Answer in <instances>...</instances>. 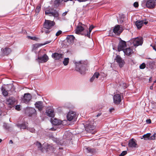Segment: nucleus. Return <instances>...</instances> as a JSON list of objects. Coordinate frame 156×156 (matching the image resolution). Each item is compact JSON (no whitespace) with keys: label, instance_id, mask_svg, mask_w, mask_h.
<instances>
[{"label":"nucleus","instance_id":"obj_52","mask_svg":"<svg viewBox=\"0 0 156 156\" xmlns=\"http://www.w3.org/2000/svg\"><path fill=\"white\" fill-rule=\"evenodd\" d=\"M129 62H133V63L134 64V62H135L134 61L133 59H132V58L129 59Z\"/></svg>","mask_w":156,"mask_h":156},{"label":"nucleus","instance_id":"obj_59","mask_svg":"<svg viewBox=\"0 0 156 156\" xmlns=\"http://www.w3.org/2000/svg\"><path fill=\"white\" fill-rule=\"evenodd\" d=\"M65 2H67L69 1H73V0H63Z\"/></svg>","mask_w":156,"mask_h":156},{"label":"nucleus","instance_id":"obj_14","mask_svg":"<svg viewBox=\"0 0 156 156\" xmlns=\"http://www.w3.org/2000/svg\"><path fill=\"white\" fill-rule=\"evenodd\" d=\"M29 116H34L36 115V112L34 108H29L27 110Z\"/></svg>","mask_w":156,"mask_h":156},{"label":"nucleus","instance_id":"obj_3","mask_svg":"<svg viewBox=\"0 0 156 156\" xmlns=\"http://www.w3.org/2000/svg\"><path fill=\"white\" fill-rule=\"evenodd\" d=\"M145 4L146 6L149 9H153L156 6V4L154 0H148L147 1L144 0L142 3V5Z\"/></svg>","mask_w":156,"mask_h":156},{"label":"nucleus","instance_id":"obj_37","mask_svg":"<svg viewBox=\"0 0 156 156\" xmlns=\"http://www.w3.org/2000/svg\"><path fill=\"white\" fill-rule=\"evenodd\" d=\"M145 64L144 63H143L140 66V68L141 69H143L145 68Z\"/></svg>","mask_w":156,"mask_h":156},{"label":"nucleus","instance_id":"obj_25","mask_svg":"<svg viewBox=\"0 0 156 156\" xmlns=\"http://www.w3.org/2000/svg\"><path fill=\"white\" fill-rule=\"evenodd\" d=\"M7 104L9 105H11L12 106H13V105L15 103V101L12 100L11 98H9L6 101Z\"/></svg>","mask_w":156,"mask_h":156},{"label":"nucleus","instance_id":"obj_54","mask_svg":"<svg viewBox=\"0 0 156 156\" xmlns=\"http://www.w3.org/2000/svg\"><path fill=\"white\" fill-rule=\"evenodd\" d=\"M154 84V83H153L152 85L150 87V89H151V90H153V85Z\"/></svg>","mask_w":156,"mask_h":156},{"label":"nucleus","instance_id":"obj_62","mask_svg":"<svg viewBox=\"0 0 156 156\" xmlns=\"http://www.w3.org/2000/svg\"><path fill=\"white\" fill-rule=\"evenodd\" d=\"M51 147V146L49 145H48V147L47 148V149H48L49 148V147Z\"/></svg>","mask_w":156,"mask_h":156},{"label":"nucleus","instance_id":"obj_13","mask_svg":"<svg viewBox=\"0 0 156 156\" xmlns=\"http://www.w3.org/2000/svg\"><path fill=\"white\" fill-rule=\"evenodd\" d=\"M31 98L32 96L30 94H25L23 97V100L24 103H27L30 101Z\"/></svg>","mask_w":156,"mask_h":156},{"label":"nucleus","instance_id":"obj_53","mask_svg":"<svg viewBox=\"0 0 156 156\" xmlns=\"http://www.w3.org/2000/svg\"><path fill=\"white\" fill-rule=\"evenodd\" d=\"M68 11H66L64 12H63L62 14V16H65L67 14Z\"/></svg>","mask_w":156,"mask_h":156},{"label":"nucleus","instance_id":"obj_27","mask_svg":"<svg viewBox=\"0 0 156 156\" xmlns=\"http://www.w3.org/2000/svg\"><path fill=\"white\" fill-rule=\"evenodd\" d=\"M62 1V0H55L54 2V7H58Z\"/></svg>","mask_w":156,"mask_h":156},{"label":"nucleus","instance_id":"obj_33","mask_svg":"<svg viewBox=\"0 0 156 156\" xmlns=\"http://www.w3.org/2000/svg\"><path fill=\"white\" fill-rule=\"evenodd\" d=\"M36 146H37L38 148L40 149L41 150L42 145L38 141L36 142L35 143Z\"/></svg>","mask_w":156,"mask_h":156},{"label":"nucleus","instance_id":"obj_61","mask_svg":"<svg viewBox=\"0 0 156 156\" xmlns=\"http://www.w3.org/2000/svg\"><path fill=\"white\" fill-rule=\"evenodd\" d=\"M144 23L145 25H146L148 23V22L145 21V22H144Z\"/></svg>","mask_w":156,"mask_h":156},{"label":"nucleus","instance_id":"obj_28","mask_svg":"<svg viewBox=\"0 0 156 156\" xmlns=\"http://www.w3.org/2000/svg\"><path fill=\"white\" fill-rule=\"evenodd\" d=\"M1 90L4 96H6L8 95V92L6 90L5 87H2Z\"/></svg>","mask_w":156,"mask_h":156},{"label":"nucleus","instance_id":"obj_23","mask_svg":"<svg viewBox=\"0 0 156 156\" xmlns=\"http://www.w3.org/2000/svg\"><path fill=\"white\" fill-rule=\"evenodd\" d=\"M151 133H147L146 134L144 135L142 137H141V139H144L145 140H151Z\"/></svg>","mask_w":156,"mask_h":156},{"label":"nucleus","instance_id":"obj_31","mask_svg":"<svg viewBox=\"0 0 156 156\" xmlns=\"http://www.w3.org/2000/svg\"><path fill=\"white\" fill-rule=\"evenodd\" d=\"M69 58H65L63 62V64H64V65H67L69 62Z\"/></svg>","mask_w":156,"mask_h":156},{"label":"nucleus","instance_id":"obj_58","mask_svg":"<svg viewBox=\"0 0 156 156\" xmlns=\"http://www.w3.org/2000/svg\"><path fill=\"white\" fill-rule=\"evenodd\" d=\"M9 144H12L13 143V141L12 140H11L9 141Z\"/></svg>","mask_w":156,"mask_h":156},{"label":"nucleus","instance_id":"obj_11","mask_svg":"<svg viewBox=\"0 0 156 156\" xmlns=\"http://www.w3.org/2000/svg\"><path fill=\"white\" fill-rule=\"evenodd\" d=\"M37 59L39 60V62L40 63L45 62L48 60L49 58L48 56L46 54H44L43 56L38 57Z\"/></svg>","mask_w":156,"mask_h":156},{"label":"nucleus","instance_id":"obj_44","mask_svg":"<svg viewBox=\"0 0 156 156\" xmlns=\"http://www.w3.org/2000/svg\"><path fill=\"white\" fill-rule=\"evenodd\" d=\"M3 126L6 129H8L9 128V126H8V124L6 123H4Z\"/></svg>","mask_w":156,"mask_h":156},{"label":"nucleus","instance_id":"obj_50","mask_svg":"<svg viewBox=\"0 0 156 156\" xmlns=\"http://www.w3.org/2000/svg\"><path fill=\"white\" fill-rule=\"evenodd\" d=\"M115 110L114 108H110V109H109V112L111 113V112H112L113 111H114Z\"/></svg>","mask_w":156,"mask_h":156},{"label":"nucleus","instance_id":"obj_64","mask_svg":"<svg viewBox=\"0 0 156 156\" xmlns=\"http://www.w3.org/2000/svg\"><path fill=\"white\" fill-rule=\"evenodd\" d=\"M154 83H156V80L154 81Z\"/></svg>","mask_w":156,"mask_h":156},{"label":"nucleus","instance_id":"obj_55","mask_svg":"<svg viewBox=\"0 0 156 156\" xmlns=\"http://www.w3.org/2000/svg\"><path fill=\"white\" fill-rule=\"evenodd\" d=\"M50 41H46L45 43L44 44V45H45L48 44L49 43H50Z\"/></svg>","mask_w":156,"mask_h":156},{"label":"nucleus","instance_id":"obj_15","mask_svg":"<svg viewBox=\"0 0 156 156\" xmlns=\"http://www.w3.org/2000/svg\"><path fill=\"white\" fill-rule=\"evenodd\" d=\"M122 51H123L124 54L128 56H129L131 54L133 53V49L130 48H127L124 49Z\"/></svg>","mask_w":156,"mask_h":156},{"label":"nucleus","instance_id":"obj_5","mask_svg":"<svg viewBox=\"0 0 156 156\" xmlns=\"http://www.w3.org/2000/svg\"><path fill=\"white\" fill-rule=\"evenodd\" d=\"M123 30V29L121 25H116L114 27L113 32L114 33L119 35L121 34Z\"/></svg>","mask_w":156,"mask_h":156},{"label":"nucleus","instance_id":"obj_57","mask_svg":"<svg viewBox=\"0 0 156 156\" xmlns=\"http://www.w3.org/2000/svg\"><path fill=\"white\" fill-rule=\"evenodd\" d=\"M101 115V113H99L97 115V117H98L100 116Z\"/></svg>","mask_w":156,"mask_h":156},{"label":"nucleus","instance_id":"obj_12","mask_svg":"<svg viewBox=\"0 0 156 156\" xmlns=\"http://www.w3.org/2000/svg\"><path fill=\"white\" fill-rule=\"evenodd\" d=\"M128 146L129 147L131 148L137 147V144L136 140L133 138L130 140L129 141Z\"/></svg>","mask_w":156,"mask_h":156},{"label":"nucleus","instance_id":"obj_43","mask_svg":"<svg viewBox=\"0 0 156 156\" xmlns=\"http://www.w3.org/2000/svg\"><path fill=\"white\" fill-rule=\"evenodd\" d=\"M62 32L61 30H59V31H58L56 34H55V35L56 36H59V35H60L61 34H62Z\"/></svg>","mask_w":156,"mask_h":156},{"label":"nucleus","instance_id":"obj_1","mask_svg":"<svg viewBox=\"0 0 156 156\" xmlns=\"http://www.w3.org/2000/svg\"><path fill=\"white\" fill-rule=\"evenodd\" d=\"M75 65L76 71L79 72L81 74H85L87 70V65L86 64L84 63L83 61H80L78 62H76Z\"/></svg>","mask_w":156,"mask_h":156},{"label":"nucleus","instance_id":"obj_46","mask_svg":"<svg viewBox=\"0 0 156 156\" xmlns=\"http://www.w3.org/2000/svg\"><path fill=\"white\" fill-rule=\"evenodd\" d=\"M133 6L135 8L139 6L138 3L135 2L133 3Z\"/></svg>","mask_w":156,"mask_h":156},{"label":"nucleus","instance_id":"obj_30","mask_svg":"<svg viewBox=\"0 0 156 156\" xmlns=\"http://www.w3.org/2000/svg\"><path fill=\"white\" fill-rule=\"evenodd\" d=\"M126 18L123 16H122L120 17L119 20H118V22L120 23H123Z\"/></svg>","mask_w":156,"mask_h":156},{"label":"nucleus","instance_id":"obj_24","mask_svg":"<svg viewBox=\"0 0 156 156\" xmlns=\"http://www.w3.org/2000/svg\"><path fill=\"white\" fill-rule=\"evenodd\" d=\"M66 39L68 42L72 43L73 42L75 37L73 35H68L66 37Z\"/></svg>","mask_w":156,"mask_h":156},{"label":"nucleus","instance_id":"obj_18","mask_svg":"<svg viewBox=\"0 0 156 156\" xmlns=\"http://www.w3.org/2000/svg\"><path fill=\"white\" fill-rule=\"evenodd\" d=\"M52 57L55 60H59L62 58V55L61 54L55 52L52 53Z\"/></svg>","mask_w":156,"mask_h":156},{"label":"nucleus","instance_id":"obj_40","mask_svg":"<svg viewBox=\"0 0 156 156\" xmlns=\"http://www.w3.org/2000/svg\"><path fill=\"white\" fill-rule=\"evenodd\" d=\"M127 153L126 151H123L122 153L119 155V156H124Z\"/></svg>","mask_w":156,"mask_h":156},{"label":"nucleus","instance_id":"obj_35","mask_svg":"<svg viewBox=\"0 0 156 156\" xmlns=\"http://www.w3.org/2000/svg\"><path fill=\"white\" fill-rule=\"evenodd\" d=\"M30 132L34 133L35 132V129L34 128H27V129Z\"/></svg>","mask_w":156,"mask_h":156},{"label":"nucleus","instance_id":"obj_16","mask_svg":"<svg viewBox=\"0 0 156 156\" xmlns=\"http://www.w3.org/2000/svg\"><path fill=\"white\" fill-rule=\"evenodd\" d=\"M28 123L27 122H24L21 124H17L16 125L18 127L20 128V129H27L28 126Z\"/></svg>","mask_w":156,"mask_h":156},{"label":"nucleus","instance_id":"obj_29","mask_svg":"<svg viewBox=\"0 0 156 156\" xmlns=\"http://www.w3.org/2000/svg\"><path fill=\"white\" fill-rule=\"evenodd\" d=\"M86 149L87 150V152L91 154H93L95 152V150L94 149L91 148L90 147H86Z\"/></svg>","mask_w":156,"mask_h":156},{"label":"nucleus","instance_id":"obj_51","mask_svg":"<svg viewBox=\"0 0 156 156\" xmlns=\"http://www.w3.org/2000/svg\"><path fill=\"white\" fill-rule=\"evenodd\" d=\"M146 122L147 123L150 124L151 123V120L150 119H147L146 120Z\"/></svg>","mask_w":156,"mask_h":156},{"label":"nucleus","instance_id":"obj_6","mask_svg":"<svg viewBox=\"0 0 156 156\" xmlns=\"http://www.w3.org/2000/svg\"><path fill=\"white\" fill-rule=\"evenodd\" d=\"M55 24L54 21H51L50 20H45L44 23V27L45 29H50L51 27L53 26Z\"/></svg>","mask_w":156,"mask_h":156},{"label":"nucleus","instance_id":"obj_7","mask_svg":"<svg viewBox=\"0 0 156 156\" xmlns=\"http://www.w3.org/2000/svg\"><path fill=\"white\" fill-rule=\"evenodd\" d=\"M85 26V25L84 24H83L82 23L79 22L78 25L76 26L75 30L76 33L78 34L82 32L84 30V28L83 26Z\"/></svg>","mask_w":156,"mask_h":156},{"label":"nucleus","instance_id":"obj_19","mask_svg":"<svg viewBox=\"0 0 156 156\" xmlns=\"http://www.w3.org/2000/svg\"><path fill=\"white\" fill-rule=\"evenodd\" d=\"M46 113L47 115L52 118H53L55 116V114L54 113V110L53 109H48L46 111Z\"/></svg>","mask_w":156,"mask_h":156},{"label":"nucleus","instance_id":"obj_49","mask_svg":"<svg viewBox=\"0 0 156 156\" xmlns=\"http://www.w3.org/2000/svg\"><path fill=\"white\" fill-rule=\"evenodd\" d=\"M95 77L94 76V75L92 76V77L90 79V81L91 82H92L94 80Z\"/></svg>","mask_w":156,"mask_h":156},{"label":"nucleus","instance_id":"obj_32","mask_svg":"<svg viewBox=\"0 0 156 156\" xmlns=\"http://www.w3.org/2000/svg\"><path fill=\"white\" fill-rule=\"evenodd\" d=\"M49 29H44L41 30V32L42 33H44L45 34H48L50 32V31L49 30Z\"/></svg>","mask_w":156,"mask_h":156},{"label":"nucleus","instance_id":"obj_4","mask_svg":"<svg viewBox=\"0 0 156 156\" xmlns=\"http://www.w3.org/2000/svg\"><path fill=\"white\" fill-rule=\"evenodd\" d=\"M67 120L69 121H75L77 118V115L76 113L73 111H70L68 112L67 115Z\"/></svg>","mask_w":156,"mask_h":156},{"label":"nucleus","instance_id":"obj_63","mask_svg":"<svg viewBox=\"0 0 156 156\" xmlns=\"http://www.w3.org/2000/svg\"><path fill=\"white\" fill-rule=\"evenodd\" d=\"M28 37H29V38H30V39H33V37H30V36H28Z\"/></svg>","mask_w":156,"mask_h":156},{"label":"nucleus","instance_id":"obj_8","mask_svg":"<svg viewBox=\"0 0 156 156\" xmlns=\"http://www.w3.org/2000/svg\"><path fill=\"white\" fill-rule=\"evenodd\" d=\"M115 60L116 62L119 64V66L121 68L125 64V62L120 56L119 55L116 56Z\"/></svg>","mask_w":156,"mask_h":156},{"label":"nucleus","instance_id":"obj_20","mask_svg":"<svg viewBox=\"0 0 156 156\" xmlns=\"http://www.w3.org/2000/svg\"><path fill=\"white\" fill-rule=\"evenodd\" d=\"M35 105L36 108H37L38 110L41 111L43 108V106L42 102L41 101H39L36 102L35 104Z\"/></svg>","mask_w":156,"mask_h":156},{"label":"nucleus","instance_id":"obj_10","mask_svg":"<svg viewBox=\"0 0 156 156\" xmlns=\"http://www.w3.org/2000/svg\"><path fill=\"white\" fill-rule=\"evenodd\" d=\"M126 46V42L122 40H121L118 45V50L119 51H122L124 48Z\"/></svg>","mask_w":156,"mask_h":156},{"label":"nucleus","instance_id":"obj_60","mask_svg":"<svg viewBox=\"0 0 156 156\" xmlns=\"http://www.w3.org/2000/svg\"><path fill=\"white\" fill-rule=\"evenodd\" d=\"M152 79L151 77L149 78V81L150 82L152 81Z\"/></svg>","mask_w":156,"mask_h":156},{"label":"nucleus","instance_id":"obj_45","mask_svg":"<svg viewBox=\"0 0 156 156\" xmlns=\"http://www.w3.org/2000/svg\"><path fill=\"white\" fill-rule=\"evenodd\" d=\"M85 36L89 38H90V33L89 32H87V33L86 34H84Z\"/></svg>","mask_w":156,"mask_h":156},{"label":"nucleus","instance_id":"obj_39","mask_svg":"<svg viewBox=\"0 0 156 156\" xmlns=\"http://www.w3.org/2000/svg\"><path fill=\"white\" fill-rule=\"evenodd\" d=\"M52 12L51 11V10L49 9L48 10H46L45 12V15H48L50 14V13H51V12Z\"/></svg>","mask_w":156,"mask_h":156},{"label":"nucleus","instance_id":"obj_38","mask_svg":"<svg viewBox=\"0 0 156 156\" xmlns=\"http://www.w3.org/2000/svg\"><path fill=\"white\" fill-rule=\"evenodd\" d=\"M93 75L95 78H98L99 76L100 75V74L98 72H96L94 73V74Z\"/></svg>","mask_w":156,"mask_h":156},{"label":"nucleus","instance_id":"obj_48","mask_svg":"<svg viewBox=\"0 0 156 156\" xmlns=\"http://www.w3.org/2000/svg\"><path fill=\"white\" fill-rule=\"evenodd\" d=\"M151 46L152 47L153 49L156 51V45L151 44Z\"/></svg>","mask_w":156,"mask_h":156},{"label":"nucleus","instance_id":"obj_47","mask_svg":"<svg viewBox=\"0 0 156 156\" xmlns=\"http://www.w3.org/2000/svg\"><path fill=\"white\" fill-rule=\"evenodd\" d=\"M15 109L18 111L20 110V105H16L15 106Z\"/></svg>","mask_w":156,"mask_h":156},{"label":"nucleus","instance_id":"obj_22","mask_svg":"<svg viewBox=\"0 0 156 156\" xmlns=\"http://www.w3.org/2000/svg\"><path fill=\"white\" fill-rule=\"evenodd\" d=\"M135 24L137 28L140 29L143 25L144 21L143 20H138L135 22Z\"/></svg>","mask_w":156,"mask_h":156},{"label":"nucleus","instance_id":"obj_17","mask_svg":"<svg viewBox=\"0 0 156 156\" xmlns=\"http://www.w3.org/2000/svg\"><path fill=\"white\" fill-rule=\"evenodd\" d=\"M2 52L4 55H7L11 52L10 48H2L1 49Z\"/></svg>","mask_w":156,"mask_h":156},{"label":"nucleus","instance_id":"obj_42","mask_svg":"<svg viewBox=\"0 0 156 156\" xmlns=\"http://www.w3.org/2000/svg\"><path fill=\"white\" fill-rule=\"evenodd\" d=\"M150 137H151V140H155L156 138L155 133H154L153 135H152Z\"/></svg>","mask_w":156,"mask_h":156},{"label":"nucleus","instance_id":"obj_21","mask_svg":"<svg viewBox=\"0 0 156 156\" xmlns=\"http://www.w3.org/2000/svg\"><path fill=\"white\" fill-rule=\"evenodd\" d=\"M51 121L52 123L54 125H59L61 123V121L56 118H54L53 119L51 118Z\"/></svg>","mask_w":156,"mask_h":156},{"label":"nucleus","instance_id":"obj_36","mask_svg":"<svg viewBox=\"0 0 156 156\" xmlns=\"http://www.w3.org/2000/svg\"><path fill=\"white\" fill-rule=\"evenodd\" d=\"M41 10V6L40 5H38L36 7V9H35V12H36L38 13Z\"/></svg>","mask_w":156,"mask_h":156},{"label":"nucleus","instance_id":"obj_9","mask_svg":"<svg viewBox=\"0 0 156 156\" xmlns=\"http://www.w3.org/2000/svg\"><path fill=\"white\" fill-rule=\"evenodd\" d=\"M114 103L116 105L119 104L121 101L120 95L119 94H116L114 95L113 97Z\"/></svg>","mask_w":156,"mask_h":156},{"label":"nucleus","instance_id":"obj_56","mask_svg":"<svg viewBox=\"0 0 156 156\" xmlns=\"http://www.w3.org/2000/svg\"><path fill=\"white\" fill-rule=\"evenodd\" d=\"M79 2H85L87 0H77Z\"/></svg>","mask_w":156,"mask_h":156},{"label":"nucleus","instance_id":"obj_26","mask_svg":"<svg viewBox=\"0 0 156 156\" xmlns=\"http://www.w3.org/2000/svg\"><path fill=\"white\" fill-rule=\"evenodd\" d=\"M51 13L48 14L49 16H53L55 17H57L58 16V13L56 10H55L54 12H51Z\"/></svg>","mask_w":156,"mask_h":156},{"label":"nucleus","instance_id":"obj_34","mask_svg":"<svg viewBox=\"0 0 156 156\" xmlns=\"http://www.w3.org/2000/svg\"><path fill=\"white\" fill-rule=\"evenodd\" d=\"M95 128L94 126L92 125H88L86 129H89L90 130H93Z\"/></svg>","mask_w":156,"mask_h":156},{"label":"nucleus","instance_id":"obj_41","mask_svg":"<svg viewBox=\"0 0 156 156\" xmlns=\"http://www.w3.org/2000/svg\"><path fill=\"white\" fill-rule=\"evenodd\" d=\"M94 27H95L92 25H90L89 28L88 32L90 33L92 29H94Z\"/></svg>","mask_w":156,"mask_h":156},{"label":"nucleus","instance_id":"obj_2","mask_svg":"<svg viewBox=\"0 0 156 156\" xmlns=\"http://www.w3.org/2000/svg\"><path fill=\"white\" fill-rule=\"evenodd\" d=\"M143 38L141 37H137L132 39L130 40L129 41L131 44H133V45L136 47L140 45H141L143 43Z\"/></svg>","mask_w":156,"mask_h":156}]
</instances>
